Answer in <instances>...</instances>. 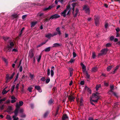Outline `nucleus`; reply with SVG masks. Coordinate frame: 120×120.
Returning a JSON list of instances; mask_svg holds the SVG:
<instances>
[{
    "label": "nucleus",
    "mask_w": 120,
    "mask_h": 120,
    "mask_svg": "<svg viewBox=\"0 0 120 120\" xmlns=\"http://www.w3.org/2000/svg\"><path fill=\"white\" fill-rule=\"evenodd\" d=\"M83 9L84 10L86 13L88 14L90 13V10L89 8L86 5H84L83 7Z\"/></svg>",
    "instance_id": "0eeeda50"
},
{
    "label": "nucleus",
    "mask_w": 120,
    "mask_h": 120,
    "mask_svg": "<svg viewBox=\"0 0 120 120\" xmlns=\"http://www.w3.org/2000/svg\"><path fill=\"white\" fill-rule=\"evenodd\" d=\"M114 37L113 36H111L110 38V40H111V41L113 40L114 39Z\"/></svg>",
    "instance_id": "3c124183"
},
{
    "label": "nucleus",
    "mask_w": 120,
    "mask_h": 120,
    "mask_svg": "<svg viewBox=\"0 0 120 120\" xmlns=\"http://www.w3.org/2000/svg\"><path fill=\"white\" fill-rule=\"evenodd\" d=\"M68 118V116H67L66 114L64 115L62 117V119L63 120H65L66 119Z\"/></svg>",
    "instance_id": "393cba45"
},
{
    "label": "nucleus",
    "mask_w": 120,
    "mask_h": 120,
    "mask_svg": "<svg viewBox=\"0 0 120 120\" xmlns=\"http://www.w3.org/2000/svg\"><path fill=\"white\" fill-rule=\"evenodd\" d=\"M86 78L88 79H89L90 78V75H88L87 71H86Z\"/></svg>",
    "instance_id": "473e14b6"
},
{
    "label": "nucleus",
    "mask_w": 120,
    "mask_h": 120,
    "mask_svg": "<svg viewBox=\"0 0 120 120\" xmlns=\"http://www.w3.org/2000/svg\"><path fill=\"white\" fill-rule=\"evenodd\" d=\"M12 108L11 106H9L8 107L7 111L8 112H9L10 111H11L12 110Z\"/></svg>",
    "instance_id": "c85d7f7f"
},
{
    "label": "nucleus",
    "mask_w": 120,
    "mask_h": 120,
    "mask_svg": "<svg viewBox=\"0 0 120 120\" xmlns=\"http://www.w3.org/2000/svg\"><path fill=\"white\" fill-rule=\"evenodd\" d=\"M99 17L97 16H95L94 18V20L95 25L96 26H98L99 24Z\"/></svg>",
    "instance_id": "1a4fd4ad"
},
{
    "label": "nucleus",
    "mask_w": 120,
    "mask_h": 120,
    "mask_svg": "<svg viewBox=\"0 0 120 120\" xmlns=\"http://www.w3.org/2000/svg\"><path fill=\"white\" fill-rule=\"evenodd\" d=\"M60 46V44L58 43H56L54 44L53 45V46H52L53 47H57Z\"/></svg>",
    "instance_id": "a211bd4d"
},
{
    "label": "nucleus",
    "mask_w": 120,
    "mask_h": 120,
    "mask_svg": "<svg viewBox=\"0 0 120 120\" xmlns=\"http://www.w3.org/2000/svg\"><path fill=\"white\" fill-rule=\"evenodd\" d=\"M76 5V3H74L72 4V10L73 11L72 13L75 17L76 16L79 12V10L77 8H76V9L75 11H74L75 7V6Z\"/></svg>",
    "instance_id": "20e7f679"
},
{
    "label": "nucleus",
    "mask_w": 120,
    "mask_h": 120,
    "mask_svg": "<svg viewBox=\"0 0 120 120\" xmlns=\"http://www.w3.org/2000/svg\"><path fill=\"white\" fill-rule=\"evenodd\" d=\"M84 81H81L80 82V84L82 85H83L84 84Z\"/></svg>",
    "instance_id": "0e129e2a"
},
{
    "label": "nucleus",
    "mask_w": 120,
    "mask_h": 120,
    "mask_svg": "<svg viewBox=\"0 0 120 120\" xmlns=\"http://www.w3.org/2000/svg\"><path fill=\"white\" fill-rule=\"evenodd\" d=\"M17 116H13V120H18L19 118L18 117H16Z\"/></svg>",
    "instance_id": "2f4dec72"
},
{
    "label": "nucleus",
    "mask_w": 120,
    "mask_h": 120,
    "mask_svg": "<svg viewBox=\"0 0 120 120\" xmlns=\"http://www.w3.org/2000/svg\"><path fill=\"white\" fill-rule=\"evenodd\" d=\"M22 66H20L19 68V71L22 72Z\"/></svg>",
    "instance_id": "5fc2aeb1"
},
{
    "label": "nucleus",
    "mask_w": 120,
    "mask_h": 120,
    "mask_svg": "<svg viewBox=\"0 0 120 120\" xmlns=\"http://www.w3.org/2000/svg\"><path fill=\"white\" fill-rule=\"evenodd\" d=\"M19 74L18 73L16 75V77L15 78V81H16L18 80V78L19 77Z\"/></svg>",
    "instance_id": "a19ab883"
},
{
    "label": "nucleus",
    "mask_w": 120,
    "mask_h": 120,
    "mask_svg": "<svg viewBox=\"0 0 120 120\" xmlns=\"http://www.w3.org/2000/svg\"><path fill=\"white\" fill-rule=\"evenodd\" d=\"M55 70V68L54 67L52 66L51 67V69L50 71L51 72V76L52 77H53L54 75V71Z\"/></svg>",
    "instance_id": "9b49d317"
},
{
    "label": "nucleus",
    "mask_w": 120,
    "mask_h": 120,
    "mask_svg": "<svg viewBox=\"0 0 120 120\" xmlns=\"http://www.w3.org/2000/svg\"><path fill=\"white\" fill-rule=\"evenodd\" d=\"M26 15H23L22 16V18L23 19H24L26 17Z\"/></svg>",
    "instance_id": "338daca9"
},
{
    "label": "nucleus",
    "mask_w": 120,
    "mask_h": 120,
    "mask_svg": "<svg viewBox=\"0 0 120 120\" xmlns=\"http://www.w3.org/2000/svg\"><path fill=\"white\" fill-rule=\"evenodd\" d=\"M56 30L58 32V34L60 35L61 34L60 31L59 30V27L57 28L56 29Z\"/></svg>",
    "instance_id": "c756f323"
},
{
    "label": "nucleus",
    "mask_w": 120,
    "mask_h": 120,
    "mask_svg": "<svg viewBox=\"0 0 120 120\" xmlns=\"http://www.w3.org/2000/svg\"><path fill=\"white\" fill-rule=\"evenodd\" d=\"M7 119L9 120H11V116L9 115H7L6 117Z\"/></svg>",
    "instance_id": "7c9ffc66"
},
{
    "label": "nucleus",
    "mask_w": 120,
    "mask_h": 120,
    "mask_svg": "<svg viewBox=\"0 0 120 120\" xmlns=\"http://www.w3.org/2000/svg\"><path fill=\"white\" fill-rule=\"evenodd\" d=\"M111 44L110 43H108L106 45V47H109L111 46Z\"/></svg>",
    "instance_id": "de8ad7c7"
},
{
    "label": "nucleus",
    "mask_w": 120,
    "mask_h": 120,
    "mask_svg": "<svg viewBox=\"0 0 120 120\" xmlns=\"http://www.w3.org/2000/svg\"><path fill=\"white\" fill-rule=\"evenodd\" d=\"M108 26V23H106L105 25V28H107Z\"/></svg>",
    "instance_id": "13d9d810"
},
{
    "label": "nucleus",
    "mask_w": 120,
    "mask_h": 120,
    "mask_svg": "<svg viewBox=\"0 0 120 120\" xmlns=\"http://www.w3.org/2000/svg\"><path fill=\"white\" fill-rule=\"evenodd\" d=\"M74 61V60L73 59H71L69 61V62L71 63H72Z\"/></svg>",
    "instance_id": "774afa93"
},
{
    "label": "nucleus",
    "mask_w": 120,
    "mask_h": 120,
    "mask_svg": "<svg viewBox=\"0 0 120 120\" xmlns=\"http://www.w3.org/2000/svg\"><path fill=\"white\" fill-rule=\"evenodd\" d=\"M107 51L108 49L107 48L102 49L101 51V53L99 54L98 55L100 56L101 55L105 54Z\"/></svg>",
    "instance_id": "9d476101"
},
{
    "label": "nucleus",
    "mask_w": 120,
    "mask_h": 120,
    "mask_svg": "<svg viewBox=\"0 0 120 120\" xmlns=\"http://www.w3.org/2000/svg\"><path fill=\"white\" fill-rule=\"evenodd\" d=\"M81 65L82 67V69H86L85 66L82 63L81 64Z\"/></svg>",
    "instance_id": "72a5a7b5"
},
{
    "label": "nucleus",
    "mask_w": 120,
    "mask_h": 120,
    "mask_svg": "<svg viewBox=\"0 0 120 120\" xmlns=\"http://www.w3.org/2000/svg\"><path fill=\"white\" fill-rule=\"evenodd\" d=\"M41 56L39 55L37 57V59L38 62H39L41 60Z\"/></svg>",
    "instance_id": "cd10ccee"
},
{
    "label": "nucleus",
    "mask_w": 120,
    "mask_h": 120,
    "mask_svg": "<svg viewBox=\"0 0 120 120\" xmlns=\"http://www.w3.org/2000/svg\"><path fill=\"white\" fill-rule=\"evenodd\" d=\"M69 99L71 101H74L75 98L72 96H69L68 97Z\"/></svg>",
    "instance_id": "dca6fc26"
},
{
    "label": "nucleus",
    "mask_w": 120,
    "mask_h": 120,
    "mask_svg": "<svg viewBox=\"0 0 120 120\" xmlns=\"http://www.w3.org/2000/svg\"><path fill=\"white\" fill-rule=\"evenodd\" d=\"M50 47H48L46 48L44 50L46 52H48L50 51Z\"/></svg>",
    "instance_id": "4be33fe9"
},
{
    "label": "nucleus",
    "mask_w": 120,
    "mask_h": 120,
    "mask_svg": "<svg viewBox=\"0 0 120 120\" xmlns=\"http://www.w3.org/2000/svg\"><path fill=\"white\" fill-rule=\"evenodd\" d=\"M30 76L31 79L33 80L34 77V75L32 74H30Z\"/></svg>",
    "instance_id": "4c0bfd02"
},
{
    "label": "nucleus",
    "mask_w": 120,
    "mask_h": 120,
    "mask_svg": "<svg viewBox=\"0 0 120 120\" xmlns=\"http://www.w3.org/2000/svg\"><path fill=\"white\" fill-rule=\"evenodd\" d=\"M99 98L98 93L94 94H92V96L90 97V100L92 101L97 102Z\"/></svg>",
    "instance_id": "f03ea898"
},
{
    "label": "nucleus",
    "mask_w": 120,
    "mask_h": 120,
    "mask_svg": "<svg viewBox=\"0 0 120 120\" xmlns=\"http://www.w3.org/2000/svg\"><path fill=\"white\" fill-rule=\"evenodd\" d=\"M18 51V50L17 49H14L12 50V52H17Z\"/></svg>",
    "instance_id": "49530a36"
},
{
    "label": "nucleus",
    "mask_w": 120,
    "mask_h": 120,
    "mask_svg": "<svg viewBox=\"0 0 120 120\" xmlns=\"http://www.w3.org/2000/svg\"><path fill=\"white\" fill-rule=\"evenodd\" d=\"M33 88L31 87H29L28 88V90L29 92H32V90Z\"/></svg>",
    "instance_id": "ea45409f"
},
{
    "label": "nucleus",
    "mask_w": 120,
    "mask_h": 120,
    "mask_svg": "<svg viewBox=\"0 0 120 120\" xmlns=\"http://www.w3.org/2000/svg\"><path fill=\"white\" fill-rule=\"evenodd\" d=\"M60 16L56 14L52 15L49 18V19H52L60 18Z\"/></svg>",
    "instance_id": "6e6552de"
},
{
    "label": "nucleus",
    "mask_w": 120,
    "mask_h": 120,
    "mask_svg": "<svg viewBox=\"0 0 120 120\" xmlns=\"http://www.w3.org/2000/svg\"><path fill=\"white\" fill-rule=\"evenodd\" d=\"M19 111L20 113H22L23 112V110L22 109H21L19 110Z\"/></svg>",
    "instance_id": "864d4df0"
},
{
    "label": "nucleus",
    "mask_w": 120,
    "mask_h": 120,
    "mask_svg": "<svg viewBox=\"0 0 120 120\" xmlns=\"http://www.w3.org/2000/svg\"><path fill=\"white\" fill-rule=\"evenodd\" d=\"M73 57L74 58H75V57L76 56V53L75 52H73Z\"/></svg>",
    "instance_id": "6e6d98bb"
},
{
    "label": "nucleus",
    "mask_w": 120,
    "mask_h": 120,
    "mask_svg": "<svg viewBox=\"0 0 120 120\" xmlns=\"http://www.w3.org/2000/svg\"><path fill=\"white\" fill-rule=\"evenodd\" d=\"M23 104V102L22 101H20L19 102V106L20 107L22 106Z\"/></svg>",
    "instance_id": "c9c22d12"
},
{
    "label": "nucleus",
    "mask_w": 120,
    "mask_h": 120,
    "mask_svg": "<svg viewBox=\"0 0 120 120\" xmlns=\"http://www.w3.org/2000/svg\"><path fill=\"white\" fill-rule=\"evenodd\" d=\"M47 41L48 40H46L45 42L41 43V44L42 45L45 44L46 43Z\"/></svg>",
    "instance_id": "052dcab7"
},
{
    "label": "nucleus",
    "mask_w": 120,
    "mask_h": 120,
    "mask_svg": "<svg viewBox=\"0 0 120 120\" xmlns=\"http://www.w3.org/2000/svg\"><path fill=\"white\" fill-rule=\"evenodd\" d=\"M56 35V33H55L53 34H46L45 37L48 38H50L51 37H53L54 35Z\"/></svg>",
    "instance_id": "ddd939ff"
},
{
    "label": "nucleus",
    "mask_w": 120,
    "mask_h": 120,
    "mask_svg": "<svg viewBox=\"0 0 120 120\" xmlns=\"http://www.w3.org/2000/svg\"><path fill=\"white\" fill-rule=\"evenodd\" d=\"M53 102L52 99L50 100L49 101L48 103L49 104H51Z\"/></svg>",
    "instance_id": "a18cd8bd"
},
{
    "label": "nucleus",
    "mask_w": 120,
    "mask_h": 120,
    "mask_svg": "<svg viewBox=\"0 0 120 120\" xmlns=\"http://www.w3.org/2000/svg\"><path fill=\"white\" fill-rule=\"evenodd\" d=\"M110 91L109 92V94H110L109 93L110 92H113V90L114 89V86L113 85H110Z\"/></svg>",
    "instance_id": "2eb2a0df"
},
{
    "label": "nucleus",
    "mask_w": 120,
    "mask_h": 120,
    "mask_svg": "<svg viewBox=\"0 0 120 120\" xmlns=\"http://www.w3.org/2000/svg\"><path fill=\"white\" fill-rule=\"evenodd\" d=\"M3 38L4 40L5 41H6L7 40H8V38H9L8 37H4Z\"/></svg>",
    "instance_id": "09e8293b"
},
{
    "label": "nucleus",
    "mask_w": 120,
    "mask_h": 120,
    "mask_svg": "<svg viewBox=\"0 0 120 120\" xmlns=\"http://www.w3.org/2000/svg\"><path fill=\"white\" fill-rule=\"evenodd\" d=\"M16 108L14 112L15 116H17L19 110V104L18 103H16Z\"/></svg>",
    "instance_id": "423d86ee"
},
{
    "label": "nucleus",
    "mask_w": 120,
    "mask_h": 120,
    "mask_svg": "<svg viewBox=\"0 0 120 120\" xmlns=\"http://www.w3.org/2000/svg\"><path fill=\"white\" fill-rule=\"evenodd\" d=\"M113 95L116 97H118V95L116 93L112 92Z\"/></svg>",
    "instance_id": "37998d69"
},
{
    "label": "nucleus",
    "mask_w": 120,
    "mask_h": 120,
    "mask_svg": "<svg viewBox=\"0 0 120 120\" xmlns=\"http://www.w3.org/2000/svg\"><path fill=\"white\" fill-rule=\"evenodd\" d=\"M48 114V112H46L45 114L44 115V117H45Z\"/></svg>",
    "instance_id": "69168bd1"
},
{
    "label": "nucleus",
    "mask_w": 120,
    "mask_h": 120,
    "mask_svg": "<svg viewBox=\"0 0 120 120\" xmlns=\"http://www.w3.org/2000/svg\"><path fill=\"white\" fill-rule=\"evenodd\" d=\"M14 45V44L13 42L10 43L9 45H8L6 48L4 49V51L7 52H10Z\"/></svg>",
    "instance_id": "7ed1b4c3"
},
{
    "label": "nucleus",
    "mask_w": 120,
    "mask_h": 120,
    "mask_svg": "<svg viewBox=\"0 0 120 120\" xmlns=\"http://www.w3.org/2000/svg\"><path fill=\"white\" fill-rule=\"evenodd\" d=\"M15 74V73L14 72H13L10 77L9 76V75L7 74L6 75V82L7 83L11 79H12L13 78Z\"/></svg>",
    "instance_id": "39448f33"
},
{
    "label": "nucleus",
    "mask_w": 120,
    "mask_h": 120,
    "mask_svg": "<svg viewBox=\"0 0 120 120\" xmlns=\"http://www.w3.org/2000/svg\"><path fill=\"white\" fill-rule=\"evenodd\" d=\"M101 85L99 84V85H97L96 87V90H98L101 87Z\"/></svg>",
    "instance_id": "bb28decb"
},
{
    "label": "nucleus",
    "mask_w": 120,
    "mask_h": 120,
    "mask_svg": "<svg viewBox=\"0 0 120 120\" xmlns=\"http://www.w3.org/2000/svg\"><path fill=\"white\" fill-rule=\"evenodd\" d=\"M69 71L70 72V73L71 74V72L73 71V69L72 68H69L68 69Z\"/></svg>",
    "instance_id": "79ce46f5"
},
{
    "label": "nucleus",
    "mask_w": 120,
    "mask_h": 120,
    "mask_svg": "<svg viewBox=\"0 0 120 120\" xmlns=\"http://www.w3.org/2000/svg\"><path fill=\"white\" fill-rule=\"evenodd\" d=\"M15 87V86L14 85L13 86H12L11 87V92L12 93V92L13 91V90H14Z\"/></svg>",
    "instance_id": "e433bc0d"
},
{
    "label": "nucleus",
    "mask_w": 120,
    "mask_h": 120,
    "mask_svg": "<svg viewBox=\"0 0 120 120\" xmlns=\"http://www.w3.org/2000/svg\"><path fill=\"white\" fill-rule=\"evenodd\" d=\"M50 81V79L49 78H48L46 80L45 82L46 83H48Z\"/></svg>",
    "instance_id": "8fccbe9b"
},
{
    "label": "nucleus",
    "mask_w": 120,
    "mask_h": 120,
    "mask_svg": "<svg viewBox=\"0 0 120 120\" xmlns=\"http://www.w3.org/2000/svg\"><path fill=\"white\" fill-rule=\"evenodd\" d=\"M47 41L48 40H46L45 42L41 43V44L42 45L45 44L46 43Z\"/></svg>",
    "instance_id": "680f3d73"
},
{
    "label": "nucleus",
    "mask_w": 120,
    "mask_h": 120,
    "mask_svg": "<svg viewBox=\"0 0 120 120\" xmlns=\"http://www.w3.org/2000/svg\"><path fill=\"white\" fill-rule=\"evenodd\" d=\"M19 83H18L16 84L15 87L17 89H18L19 88Z\"/></svg>",
    "instance_id": "e2e57ef3"
},
{
    "label": "nucleus",
    "mask_w": 120,
    "mask_h": 120,
    "mask_svg": "<svg viewBox=\"0 0 120 120\" xmlns=\"http://www.w3.org/2000/svg\"><path fill=\"white\" fill-rule=\"evenodd\" d=\"M6 100V98H4L2 99H1L0 100V103L2 101H5Z\"/></svg>",
    "instance_id": "c03bdc74"
},
{
    "label": "nucleus",
    "mask_w": 120,
    "mask_h": 120,
    "mask_svg": "<svg viewBox=\"0 0 120 120\" xmlns=\"http://www.w3.org/2000/svg\"><path fill=\"white\" fill-rule=\"evenodd\" d=\"M119 66L117 65L116 66L114 70V71H113V72L112 73L113 74H114L115 73V72L117 71V69H118L119 68Z\"/></svg>",
    "instance_id": "6ab92c4d"
},
{
    "label": "nucleus",
    "mask_w": 120,
    "mask_h": 120,
    "mask_svg": "<svg viewBox=\"0 0 120 120\" xmlns=\"http://www.w3.org/2000/svg\"><path fill=\"white\" fill-rule=\"evenodd\" d=\"M35 89H36L40 92H41L42 91L40 87L39 86H35Z\"/></svg>",
    "instance_id": "4468645a"
},
{
    "label": "nucleus",
    "mask_w": 120,
    "mask_h": 120,
    "mask_svg": "<svg viewBox=\"0 0 120 120\" xmlns=\"http://www.w3.org/2000/svg\"><path fill=\"white\" fill-rule=\"evenodd\" d=\"M47 75L48 76H49L50 75V70L49 68H48L47 69Z\"/></svg>",
    "instance_id": "a878e982"
},
{
    "label": "nucleus",
    "mask_w": 120,
    "mask_h": 120,
    "mask_svg": "<svg viewBox=\"0 0 120 120\" xmlns=\"http://www.w3.org/2000/svg\"><path fill=\"white\" fill-rule=\"evenodd\" d=\"M43 15V13H39L38 14V15L41 16H42Z\"/></svg>",
    "instance_id": "603ef678"
},
{
    "label": "nucleus",
    "mask_w": 120,
    "mask_h": 120,
    "mask_svg": "<svg viewBox=\"0 0 120 120\" xmlns=\"http://www.w3.org/2000/svg\"><path fill=\"white\" fill-rule=\"evenodd\" d=\"M98 70V68L97 67H94L92 68V71L93 72H95Z\"/></svg>",
    "instance_id": "f3484780"
},
{
    "label": "nucleus",
    "mask_w": 120,
    "mask_h": 120,
    "mask_svg": "<svg viewBox=\"0 0 120 120\" xmlns=\"http://www.w3.org/2000/svg\"><path fill=\"white\" fill-rule=\"evenodd\" d=\"M37 23V21L32 22L31 23V27H34Z\"/></svg>",
    "instance_id": "412c9836"
},
{
    "label": "nucleus",
    "mask_w": 120,
    "mask_h": 120,
    "mask_svg": "<svg viewBox=\"0 0 120 120\" xmlns=\"http://www.w3.org/2000/svg\"><path fill=\"white\" fill-rule=\"evenodd\" d=\"M33 50L31 49L29 51V56L30 58H32L34 56V54L33 53Z\"/></svg>",
    "instance_id": "f8f14e48"
},
{
    "label": "nucleus",
    "mask_w": 120,
    "mask_h": 120,
    "mask_svg": "<svg viewBox=\"0 0 120 120\" xmlns=\"http://www.w3.org/2000/svg\"><path fill=\"white\" fill-rule=\"evenodd\" d=\"M2 59L7 64H8V62L7 60L6 59L4 58H2Z\"/></svg>",
    "instance_id": "f704fd0d"
},
{
    "label": "nucleus",
    "mask_w": 120,
    "mask_h": 120,
    "mask_svg": "<svg viewBox=\"0 0 120 120\" xmlns=\"http://www.w3.org/2000/svg\"><path fill=\"white\" fill-rule=\"evenodd\" d=\"M96 55H95V53L94 52H93V53H92V58H93L94 59V58H95L96 57Z\"/></svg>",
    "instance_id": "58836bf2"
},
{
    "label": "nucleus",
    "mask_w": 120,
    "mask_h": 120,
    "mask_svg": "<svg viewBox=\"0 0 120 120\" xmlns=\"http://www.w3.org/2000/svg\"><path fill=\"white\" fill-rule=\"evenodd\" d=\"M112 67L111 66H109L107 68V70L108 71H110L112 69Z\"/></svg>",
    "instance_id": "b1692460"
},
{
    "label": "nucleus",
    "mask_w": 120,
    "mask_h": 120,
    "mask_svg": "<svg viewBox=\"0 0 120 120\" xmlns=\"http://www.w3.org/2000/svg\"><path fill=\"white\" fill-rule=\"evenodd\" d=\"M9 90L7 91H6V90H5V88L4 89L2 92V94L3 95H4L5 94H6L9 91Z\"/></svg>",
    "instance_id": "5701e85b"
},
{
    "label": "nucleus",
    "mask_w": 120,
    "mask_h": 120,
    "mask_svg": "<svg viewBox=\"0 0 120 120\" xmlns=\"http://www.w3.org/2000/svg\"><path fill=\"white\" fill-rule=\"evenodd\" d=\"M71 9V8H70V5H68L66 7V8L63 11L61 12L60 14L62 16L65 17L66 15H69Z\"/></svg>",
    "instance_id": "f257e3e1"
},
{
    "label": "nucleus",
    "mask_w": 120,
    "mask_h": 120,
    "mask_svg": "<svg viewBox=\"0 0 120 120\" xmlns=\"http://www.w3.org/2000/svg\"><path fill=\"white\" fill-rule=\"evenodd\" d=\"M41 81H45V78L44 77H43L41 78Z\"/></svg>",
    "instance_id": "bf43d9fd"
},
{
    "label": "nucleus",
    "mask_w": 120,
    "mask_h": 120,
    "mask_svg": "<svg viewBox=\"0 0 120 120\" xmlns=\"http://www.w3.org/2000/svg\"><path fill=\"white\" fill-rule=\"evenodd\" d=\"M82 71L84 73H86V69H82Z\"/></svg>",
    "instance_id": "4d7b16f0"
},
{
    "label": "nucleus",
    "mask_w": 120,
    "mask_h": 120,
    "mask_svg": "<svg viewBox=\"0 0 120 120\" xmlns=\"http://www.w3.org/2000/svg\"><path fill=\"white\" fill-rule=\"evenodd\" d=\"M52 6H49L48 8H44L43 9V10L46 11L48 10H49L51 8H52Z\"/></svg>",
    "instance_id": "aec40b11"
}]
</instances>
